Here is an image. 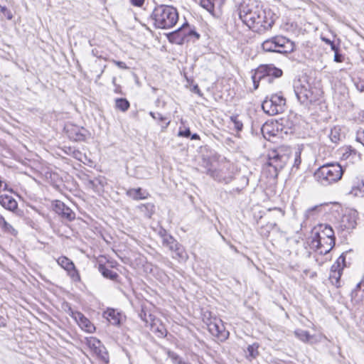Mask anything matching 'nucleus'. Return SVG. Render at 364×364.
Wrapping results in <instances>:
<instances>
[{"mask_svg":"<svg viewBox=\"0 0 364 364\" xmlns=\"http://www.w3.org/2000/svg\"><path fill=\"white\" fill-rule=\"evenodd\" d=\"M239 18L250 30L264 33L270 30L277 16L269 9H264L257 1L243 0L238 8Z\"/></svg>","mask_w":364,"mask_h":364,"instance_id":"obj_1","label":"nucleus"},{"mask_svg":"<svg viewBox=\"0 0 364 364\" xmlns=\"http://www.w3.org/2000/svg\"><path fill=\"white\" fill-rule=\"evenodd\" d=\"M178 20L176 9L165 4L156 5L149 16V21L156 29H170L176 24Z\"/></svg>","mask_w":364,"mask_h":364,"instance_id":"obj_2","label":"nucleus"},{"mask_svg":"<svg viewBox=\"0 0 364 364\" xmlns=\"http://www.w3.org/2000/svg\"><path fill=\"white\" fill-rule=\"evenodd\" d=\"M344 171L338 163H328L315 171L314 178L321 186H328L340 181Z\"/></svg>","mask_w":364,"mask_h":364,"instance_id":"obj_3","label":"nucleus"},{"mask_svg":"<svg viewBox=\"0 0 364 364\" xmlns=\"http://www.w3.org/2000/svg\"><path fill=\"white\" fill-rule=\"evenodd\" d=\"M262 48L264 52L287 54L294 50L295 43L284 36L277 35L263 41Z\"/></svg>","mask_w":364,"mask_h":364,"instance_id":"obj_4","label":"nucleus"},{"mask_svg":"<svg viewBox=\"0 0 364 364\" xmlns=\"http://www.w3.org/2000/svg\"><path fill=\"white\" fill-rule=\"evenodd\" d=\"M311 240V244L316 248L324 246L323 240H328V247L324 249V254L329 252L335 245L336 237L332 228L327 224H321L318 227Z\"/></svg>","mask_w":364,"mask_h":364,"instance_id":"obj_5","label":"nucleus"},{"mask_svg":"<svg viewBox=\"0 0 364 364\" xmlns=\"http://www.w3.org/2000/svg\"><path fill=\"white\" fill-rule=\"evenodd\" d=\"M285 106L286 99L282 92L272 94L269 97H267L262 104L264 112L271 116L282 113Z\"/></svg>","mask_w":364,"mask_h":364,"instance_id":"obj_6","label":"nucleus"},{"mask_svg":"<svg viewBox=\"0 0 364 364\" xmlns=\"http://www.w3.org/2000/svg\"><path fill=\"white\" fill-rule=\"evenodd\" d=\"M191 37H194L198 40L200 34L198 33L194 29L191 28L189 24L186 22L178 29L168 35L170 41H174L176 43L181 44L185 41H189Z\"/></svg>","mask_w":364,"mask_h":364,"instance_id":"obj_7","label":"nucleus"},{"mask_svg":"<svg viewBox=\"0 0 364 364\" xmlns=\"http://www.w3.org/2000/svg\"><path fill=\"white\" fill-rule=\"evenodd\" d=\"M294 90L298 100L301 104L312 103L317 100L309 83L303 84L300 80L294 83Z\"/></svg>","mask_w":364,"mask_h":364,"instance_id":"obj_8","label":"nucleus"},{"mask_svg":"<svg viewBox=\"0 0 364 364\" xmlns=\"http://www.w3.org/2000/svg\"><path fill=\"white\" fill-rule=\"evenodd\" d=\"M282 74V70L272 64L262 65L259 66L255 74L252 75L255 88L257 89L259 86V82L256 80L257 76H258V79L260 80L265 77L273 76L274 77H279Z\"/></svg>","mask_w":364,"mask_h":364,"instance_id":"obj_9","label":"nucleus"},{"mask_svg":"<svg viewBox=\"0 0 364 364\" xmlns=\"http://www.w3.org/2000/svg\"><path fill=\"white\" fill-rule=\"evenodd\" d=\"M288 160V156L284 154H280L279 150H273L268 154V159L267 166L272 168L275 176L281 171L286 165Z\"/></svg>","mask_w":364,"mask_h":364,"instance_id":"obj_10","label":"nucleus"},{"mask_svg":"<svg viewBox=\"0 0 364 364\" xmlns=\"http://www.w3.org/2000/svg\"><path fill=\"white\" fill-rule=\"evenodd\" d=\"M162 245L173 253V258L182 260L187 259L188 255L184 247L172 235L165 239Z\"/></svg>","mask_w":364,"mask_h":364,"instance_id":"obj_11","label":"nucleus"},{"mask_svg":"<svg viewBox=\"0 0 364 364\" xmlns=\"http://www.w3.org/2000/svg\"><path fill=\"white\" fill-rule=\"evenodd\" d=\"M208 331L212 336L216 337L220 341H225L229 337V332L225 329L220 319L214 318L208 324Z\"/></svg>","mask_w":364,"mask_h":364,"instance_id":"obj_12","label":"nucleus"},{"mask_svg":"<svg viewBox=\"0 0 364 364\" xmlns=\"http://www.w3.org/2000/svg\"><path fill=\"white\" fill-rule=\"evenodd\" d=\"M87 345L99 359L105 363L109 362V356L106 348L99 339L91 337L87 339Z\"/></svg>","mask_w":364,"mask_h":364,"instance_id":"obj_13","label":"nucleus"},{"mask_svg":"<svg viewBox=\"0 0 364 364\" xmlns=\"http://www.w3.org/2000/svg\"><path fill=\"white\" fill-rule=\"evenodd\" d=\"M53 208L55 213L63 220L72 221L75 218V213L60 200H55L53 203Z\"/></svg>","mask_w":364,"mask_h":364,"instance_id":"obj_14","label":"nucleus"},{"mask_svg":"<svg viewBox=\"0 0 364 364\" xmlns=\"http://www.w3.org/2000/svg\"><path fill=\"white\" fill-rule=\"evenodd\" d=\"M65 130L68 137L76 141H84L87 132L85 128L72 124H66Z\"/></svg>","mask_w":364,"mask_h":364,"instance_id":"obj_15","label":"nucleus"},{"mask_svg":"<svg viewBox=\"0 0 364 364\" xmlns=\"http://www.w3.org/2000/svg\"><path fill=\"white\" fill-rule=\"evenodd\" d=\"M225 0H200V5L210 14L215 16L220 12Z\"/></svg>","mask_w":364,"mask_h":364,"instance_id":"obj_16","label":"nucleus"},{"mask_svg":"<svg viewBox=\"0 0 364 364\" xmlns=\"http://www.w3.org/2000/svg\"><path fill=\"white\" fill-rule=\"evenodd\" d=\"M205 173L214 180L225 184L230 183L232 180V175L227 174V173L223 170L213 169L211 167L206 168Z\"/></svg>","mask_w":364,"mask_h":364,"instance_id":"obj_17","label":"nucleus"},{"mask_svg":"<svg viewBox=\"0 0 364 364\" xmlns=\"http://www.w3.org/2000/svg\"><path fill=\"white\" fill-rule=\"evenodd\" d=\"M86 184L88 188L92 189L95 193H100L103 191L106 179L103 176H98L93 179H88Z\"/></svg>","mask_w":364,"mask_h":364,"instance_id":"obj_18","label":"nucleus"},{"mask_svg":"<svg viewBox=\"0 0 364 364\" xmlns=\"http://www.w3.org/2000/svg\"><path fill=\"white\" fill-rule=\"evenodd\" d=\"M126 194L135 200L146 199L149 196V193L141 188H129L126 191Z\"/></svg>","mask_w":364,"mask_h":364,"instance_id":"obj_19","label":"nucleus"},{"mask_svg":"<svg viewBox=\"0 0 364 364\" xmlns=\"http://www.w3.org/2000/svg\"><path fill=\"white\" fill-rule=\"evenodd\" d=\"M78 324L85 328V331L90 332L92 328L91 322L80 311H72L71 314Z\"/></svg>","mask_w":364,"mask_h":364,"instance_id":"obj_20","label":"nucleus"},{"mask_svg":"<svg viewBox=\"0 0 364 364\" xmlns=\"http://www.w3.org/2000/svg\"><path fill=\"white\" fill-rule=\"evenodd\" d=\"M151 330L159 338H164L167 335V330L165 326L159 319L155 318L150 323Z\"/></svg>","mask_w":364,"mask_h":364,"instance_id":"obj_21","label":"nucleus"},{"mask_svg":"<svg viewBox=\"0 0 364 364\" xmlns=\"http://www.w3.org/2000/svg\"><path fill=\"white\" fill-rule=\"evenodd\" d=\"M103 316L112 325L117 326L120 324L121 314L114 309H107V310L103 313Z\"/></svg>","mask_w":364,"mask_h":364,"instance_id":"obj_22","label":"nucleus"},{"mask_svg":"<svg viewBox=\"0 0 364 364\" xmlns=\"http://www.w3.org/2000/svg\"><path fill=\"white\" fill-rule=\"evenodd\" d=\"M0 204L7 210L14 211L18 208V203L11 196L4 195L0 196Z\"/></svg>","mask_w":364,"mask_h":364,"instance_id":"obj_23","label":"nucleus"},{"mask_svg":"<svg viewBox=\"0 0 364 364\" xmlns=\"http://www.w3.org/2000/svg\"><path fill=\"white\" fill-rule=\"evenodd\" d=\"M341 159L353 163L359 159V154L355 149L351 146H347L343 150Z\"/></svg>","mask_w":364,"mask_h":364,"instance_id":"obj_24","label":"nucleus"},{"mask_svg":"<svg viewBox=\"0 0 364 364\" xmlns=\"http://www.w3.org/2000/svg\"><path fill=\"white\" fill-rule=\"evenodd\" d=\"M98 270L105 278L111 279L112 281H116L119 277V275L117 272L109 269L103 264H99Z\"/></svg>","mask_w":364,"mask_h":364,"instance_id":"obj_25","label":"nucleus"},{"mask_svg":"<svg viewBox=\"0 0 364 364\" xmlns=\"http://www.w3.org/2000/svg\"><path fill=\"white\" fill-rule=\"evenodd\" d=\"M139 210L148 218H151L155 212V205L152 203L141 204L137 206Z\"/></svg>","mask_w":364,"mask_h":364,"instance_id":"obj_26","label":"nucleus"},{"mask_svg":"<svg viewBox=\"0 0 364 364\" xmlns=\"http://www.w3.org/2000/svg\"><path fill=\"white\" fill-rule=\"evenodd\" d=\"M343 267H341L340 264H334L331 267V272L329 275V279L331 280V282L333 283V279L336 281V284L339 282L341 274H342Z\"/></svg>","mask_w":364,"mask_h":364,"instance_id":"obj_27","label":"nucleus"},{"mask_svg":"<svg viewBox=\"0 0 364 364\" xmlns=\"http://www.w3.org/2000/svg\"><path fill=\"white\" fill-rule=\"evenodd\" d=\"M321 205H318L308 208L304 213V219L306 220L314 219L321 213Z\"/></svg>","mask_w":364,"mask_h":364,"instance_id":"obj_28","label":"nucleus"},{"mask_svg":"<svg viewBox=\"0 0 364 364\" xmlns=\"http://www.w3.org/2000/svg\"><path fill=\"white\" fill-rule=\"evenodd\" d=\"M259 344L254 343L252 345H249L247 348V355L246 358L249 360L256 358L259 355Z\"/></svg>","mask_w":364,"mask_h":364,"instance_id":"obj_29","label":"nucleus"},{"mask_svg":"<svg viewBox=\"0 0 364 364\" xmlns=\"http://www.w3.org/2000/svg\"><path fill=\"white\" fill-rule=\"evenodd\" d=\"M149 114L155 120H158L159 122H161L160 125L162 129H166L170 124V121L166 122L167 119L165 117H164L161 113L150 112Z\"/></svg>","mask_w":364,"mask_h":364,"instance_id":"obj_30","label":"nucleus"},{"mask_svg":"<svg viewBox=\"0 0 364 364\" xmlns=\"http://www.w3.org/2000/svg\"><path fill=\"white\" fill-rule=\"evenodd\" d=\"M363 190L364 188L362 187L360 181L358 180L357 181H353V184L351 187V190L349 192V194H351L354 196H363Z\"/></svg>","mask_w":364,"mask_h":364,"instance_id":"obj_31","label":"nucleus"},{"mask_svg":"<svg viewBox=\"0 0 364 364\" xmlns=\"http://www.w3.org/2000/svg\"><path fill=\"white\" fill-rule=\"evenodd\" d=\"M58 264L63 268L65 270L68 271L70 268H73L74 263L67 257L61 256L58 257L57 259Z\"/></svg>","mask_w":364,"mask_h":364,"instance_id":"obj_32","label":"nucleus"},{"mask_svg":"<svg viewBox=\"0 0 364 364\" xmlns=\"http://www.w3.org/2000/svg\"><path fill=\"white\" fill-rule=\"evenodd\" d=\"M115 107L122 112H126L129 108L130 103L126 98H117Z\"/></svg>","mask_w":364,"mask_h":364,"instance_id":"obj_33","label":"nucleus"},{"mask_svg":"<svg viewBox=\"0 0 364 364\" xmlns=\"http://www.w3.org/2000/svg\"><path fill=\"white\" fill-rule=\"evenodd\" d=\"M276 226L277 224L275 223H268L264 226H262L259 228V232L262 237H267L270 231L273 230Z\"/></svg>","mask_w":364,"mask_h":364,"instance_id":"obj_34","label":"nucleus"},{"mask_svg":"<svg viewBox=\"0 0 364 364\" xmlns=\"http://www.w3.org/2000/svg\"><path fill=\"white\" fill-rule=\"evenodd\" d=\"M295 336L296 338H298L299 340H301L303 342H308L311 338V336L307 331L299 329L295 331L294 332Z\"/></svg>","mask_w":364,"mask_h":364,"instance_id":"obj_35","label":"nucleus"},{"mask_svg":"<svg viewBox=\"0 0 364 364\" xmlns=\"http://www.w3.org/2000/svg\"><path fill=\"white\" fill-rule=\"evenodd\" d=\"M139 316L146 323V325H150V323H151L152 321L156 318L151 314H148L146 311H144V309H142L139 312Z\"/></svg>","mask_w":364,"mask_h":364,"instance_id":"obj_36","label":"nucleus"},{"mask_svg":"<svg viewBox=\"0 0 364 364\" xmlns=\"http://www.w3.org/2000/svg\"><path fill=\"white\" fill-rule=\"evenodd\" d=\"M0 228L6 232L11 234V235L16 236L18 233L17 230H15L11 225H10L6 221L4 222V223L0 226Z\"/></svg>","mask_w":364,"mask_h":364,"instance_id":"obj_37","label":"nucleus"},{"mask_svg":"<svg viewBox=\"0 0 364 364\" xmlns=\"http://www.w3.org/2000/svg\"><path fill=\"white\" fill-rule=\"evenodd\" d=\"M230 121L234 124V128L237 132L242 130L243 124L241 120L239 119L238 115H232L230 117Z\"/></svg>","mask_w":364,"mask_h":364,"instance_id":"obj_38","label":"nucleus"},{"mask_svg":"<svg viewBox=\"0 0 364 364\" xmlns=\"http://www.w3.org/2000/svg\"><path fill=\"white\" fill-rule=\"evenodd\" d=\"M330 139L333 143H338L341 140L340 129L337 128L332 129L329 134Z\"/></svg>","mask_w":364,"mask_h":364,"instance_id":"obj_39","label":"nucleus"},{"mask_svg":"<svg viewBox=\"0 0 364 364\" xmlns=\"http://www.w3.org/2000/svg\"><path fill=\"white\" fill-rule=\"evenodd\" d=\"M67 272L73 282H77L80 281V274L75 265H73V268H70Z\"/></svg>","mask_w":364,"mask_h":364,"instance_id":"obj_40","label":"nucleus"},{"mask_svg":"<svg viewBox=\"0 0 364 364\" xmlns=\"http://www.w3.org/2000/svg\"><path fill=\"white\" fill-rule=\"evenodd\" d=\"M272 127L271 124H264L262 125L261 128V132L262 133V135L265 139H269L268 137H270L272 136H274L275 134L272 132V131L270 130V128Z\"/></svg>","mask_w":364,"mask_h":364,"instance_id":"obj_41","label":"nucleus"},{"mask_svg":"<svg viewBox=\"0 0 364 364\" xmlns=\"http://www.w3.org/2000/svg\"><path fill=\"white\" fill-rule=\"evenodd\" d=\"M362 287V283L359 282L356 284L355 287L351 291V298L352 299H356V297L358 296V292Z\"/></svg>","mask_w":364,"mask_h":364,"instance_id":"obj_42","label":"nucleus"},{"mask_svg":"<svg viewBox=\"0 0 364 364\" xmlns=\"http://www.w3.org/2000/svg\"><path fill=\"white\" fill-rule=\"evenodd\" d=\"M356 141L364 146V129H360L356 132Z\"/></svg>","mask_w":364,"mask_h":364,"instance_id":"obj_43","label":"nucleus"},{"mask_svg":"<svg viewBox=\"0 0 364 364\" xmlns=\"http://www.w3.org/2000/svg\"><path fill=\"white\" fill-rule=\"evenodd\" d=\"M178 136H181V137L189 138L191 136L190 129L188 127L185 128L184 129H181L180 128L178 133Z\"/></svg>","mask_w":364,"mask_h":364,"instance_id":"obj_44","label":"nucleus"},{"mask_svg":"<svg viewBox=\"0 0 364 364\" xmlns=\"http://www.w3.org/2000/svg\"><path fill=\"white\" fill-rule=\"evenodd\" d=\"M158 235L162 239V242L165 240V239H167L168 237L171 236L170 234L167 232L166 230L163 228H160V229L158 231Z\"/></svg>","mask_w":364,"mask_h":364,"instance_id":"obj_45","label":"nucleus"},{"mask_svg":"<svg viewBox=\"0 0 364 364\" xmlns=\"http://www.w3.org/2000/svg\"><path fill=\"white\" fill-rule=\"evenodd\" d=\"M168 358H170L175 364H177L179 360H181L178 355L173 351L168 352Z\"/></svg>","mask_w":364,"mask_h":364,"instance_id":"obj_46","label":"nucleus"},{"mask_svg":"<svg viewBox=\"0 0 364 364\" xmlns=\"http://www.w3.org/2000/svg\"><path fill=\"white\" fill-rule=\"evenodd\" d=\"M301 151H297L295 152V159H294V166L299 168V165L301 164Z\"/></svg>","mask_w":364,"mask_h":364,"instance_id":"obj_47","label":"nucleus"},{"mask_svg":"<svg viewBox=\"0 0 364 364\" xmlns=\"http://www.w3.org/2000/svg\"><path fill=\"white\" fill-rule=\"evenodd\" d=\"M344 60V56L341 54L339 50L334 53V61L336 63H341Z\"/></svg>","mask_w":364,"mask_h":364,"instance_id":"obj_48","label":"nucleus"},{"mask_svg":"<svg viewBox=\"0 0 364 364\" xmlns=\"http://www.w3.org/2000/svg\"><path fill=\"white\" fill-rule=\"evenodd\" d=\"M335 263L336 264H338L341 265V267H345L346 264V256L344 255V253H343L338 259L335 262Z\"/></svg>","mask_w":364,"mask_h":364,"instance_id":"obj_49","label":"nucleus"},{"mask_svg":"<svg viewBox=\"0 0 364 364\" xmlns=\"http://www.w3.org/2000/svg\"><path fill=\"white\" fill-rule=\"evenodd\" d=\"M145 0H130V3L135 7H142L144 4Z\"/></svg>","mask_w":364,"mask_h":364,"instance_id":"obj_50","label":"nucleus"},{"mask_svg":"<svg viewBox=\"0 0 364 364\" xmlns=\"http://www.w3.org/2000/svg\"><path fill=\"white\" fill-rule=\"evenodd\" d=\"M355 86L359 91L364 92V80H359L355 83Z\"/></svg>","mask_w":364,"mask_h":364,"instance_id":"obj_51","label":"nucleus"},{"mask_svg":"<svg viewBox=\"0 0 364 364\" xmlns=\"http://www.w3.org/2000/svg\"><path fill=\"white\" fill-rule=\"evenodd\" d=\"M115 65L121 69H128L127 64L122 61H114Z\"/></svg>","mask_w":364,"mask_h":364,"instance_id":"obj_52","label":"nucleus"},{"mask_svg":"<svg viewBox=\"0 0 364 364\" xmlns=\"http://www.w3.org/2000/svg\"><path fill=\"white\" fill-rule=\"evenodd\" d=\"M328 240H323V243L324 244V246H322L319 248H316L317 250H320V252L322 254L323 253L324 254V249L326 248V247H328Z\"/></svg>","mask_w":364,"mask_h":364,"instance_id":"obj_53","label":"nucleus"},{"mask_svg":"<svg viewBox=\"0 0 364 364\" xmlns=\"http://www.w3.org/2000/svg\"><path fill=\"white\" fill-rule=\"evenodd\" d=\"M6 326V322L5 318L0 315V328H4Z\"/></svg>","mask_w":364,"mask_h":364,"instance_id":"obj_54","label":"nucleus"},{"mask_svg":"<svg viewBox=\"0 0 364 364\" xmlns=\"http://www.w3.org/2000/svg\"><path fill=\"white\" fill-rule=\"evenodd\" d=\"M241 190L242 189L239 188H232L231 191H230V193L231 195L239 194L241 192Z\"/></svg>","mask_w":364,"mask_h":364,"instance_id":"obj_55","label":"nucleus"},{"mask_svg":"<svg viewBox=\"0 0 364 364\" xmlns=\"http://www.w3.org/2000/svg\"><path fill=\"white\" fill-rule=\"evenodd\" d=\"M193 91L196 93H197L198 95L201 96L202 95V93L200 92V90L199 88V87L196 85H194L193 87Z\"/></svg>","mask_w":364,"mask_h":364,"instance_id":"obj_56","label":"nucleus"},{"mask_svg":"<svg viewBox=\"0 0 364 364\" xmlns=\"http://www.w3.org/2000/svg\"><path fill=\"white\" fill-rule=\"evenodd\" d=\"M69 151H72V154L73 155L74 157L77 158V155L78 154H80V152L79 151H77V150H75L71 148V147H69Z\"/></svg>","mask_w":364,"mask_h":364,"instance_id":"obj_57","label":"nucleus"},{"mask_svg":"<svg viewBox=\"0 0 364 364\" xmlns=\"http://www.w3.org/2000/svg\"><path fill=\"white\" fill-rule=\"evenodd\" d=\"M330 46L331 50H333L334 53L339 50V48L333 41L331 43H330Z\"/></svg>","mask_w":364,"mask_h":364,"instance_id":"obj_58","label":"nucleus"},{"mask_svg":"<svg viewBox=\"0 0 364 364\" xmlns=\"http://www.w3.org/2000/svg\"><path fill=\"white\" fill-rule=\"evenodd\" d=\"M190 138L192 140H198V139H200V136L196 133L193 134H191Z\"/></svg>","mask_w":364,"mask_h":364,"instance_id":"obj_59","label":"nucleus"},{"mask_svg":"<svg viewBox=\"0 0 364 364\" xmlns=\"http://www.w3.org/2000/svg\"><path fill=\"white\" fill-rule=\"evenodd\" d=\"M323 41H324L326 43L329 44L332 43V41L326 38H322Z\"/></svg>","mask_w":364,"mask_h":364,"instance_id":"obj_60","label":"nucleus"},{"mask_svg":"<svg viewBox=\"0 0 364 364\" xmlns=\"http://www.w3.org/2000/svg\"><path fill=\"white\" fill-rule=\"evenodd\" d=\"M4 218L0 214V226L5 222Z\"/></svg>","mask_w":364,"mask_h":364,"instance_id":"obj_61","label":"nucleus"},{"mask_svg":"<svg viewBox=\"0 0 364 364\" xmlns=\"http://www.w3.org/2000/svg\"><path fill=\"white\" fill-rule=\"evenodd\" d=\"M112 81L113 85H116V77H112Z\"/></svg>","mask_w":364,"mask_h":364,"instance_id":"obj_62","label":"nucleus"},{"mask_svg":"<svg viewBox=\"0 0 364 364\" xmlns=\"http://www.w3.org/2000/svg\"><path fill=\"white\" fill-rule=\"evenodd\" d=\"M177 364H191V363H188L183 362L182 360H179Z\"/></svg>","mask_w":364,"mask_h":364,"instance_id":"obj_63","label":"nucleus"},{"mask_svg":"<svg viewBox=\"0 0 364 364\" xmlns=\"http://www.w3.org/2000/svg\"><path fill=\"white\" fill-rule=\"evenodd\" d=\"M97 53V51H96L95 50H94V49H93V50H92V55H95V56H97V53Z\"/></svg>","mask_w":364,"mask_h":364,"instance_id":"obj_64","label":"nucleus"}]
</instances>
